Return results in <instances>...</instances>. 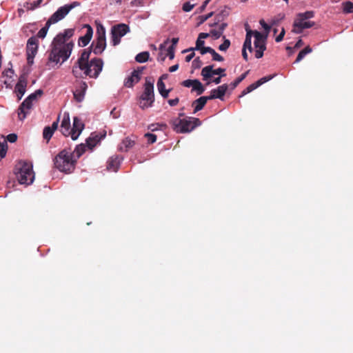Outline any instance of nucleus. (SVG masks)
Segmentation results:
<instances>
[{"mask_svg":"<svg viewBox=\"0 0 353 353\" xmlns=\"http://www.w3.org/2000/svg\"><path fill=\"white\" fill-rule=\"evenodd\" d=\"M60 130L65 137L70 136V119L69 113L65 112L63 114V119L60 126Z\"/></svg>","mask_w":353,"mask_h":353,"instance_id":"obj_23","label":"nucleus"},{"mask_svg":"<svg viewBox=\"0 0 353 353\" xmlns=\"http://www.w3.org/2000/svg\"><path fill=\"white\" fill-rule=\"evenodd\" d=\"M76 163L72 152L67 150L61 151L54 159V164L57 169L65 173L72 172Z\"/></svg>","mask_w":353,"mask_h":353,"instance_id":"obj_2","label":"nucleus"},{"mask_svg":"<svg viewBox=\"0 0 353 353\" xmlns=\"http://www.w3.org/2000/svg\"><path fill=\"white\" fill-rule=\"evenodd\" d=\"M192 88V90L196 91L197 95H201L205 91L204 86L198 79L196 80V81L194 82V83L193 84Z\"/></svg>","mask_w":353,"mask_h":353,"instance_id":"obj_31","label":"nucleus"},{"mask_svg":"<svg viewBox=\"0 0 353 353\" xmlns=\"http://www.w3.org/2000/svg\"><path fill=\"white\" fill-rule=\"evenodd\" d=\"M179 102V99L178 97H176L175 99H169L168 101V103H169V105L170 106H175Z\"/></svg>","mask_w":353,"mask_h":353,"instance_id":"obj_56","label":"nucleus"},{"mask_svg":"<svg viewBox=\"0 0 353 353\" xmlns=\"http://www.w3.org/2000/svg\"><path fill=\"white\" fill-rule=\"evenodd\" d=\"M8 150V144L6 139L0 137V161L6 156Z\"/></svg>","mask_w":353,"mask_h":353,"instance_id":"obj_29","label":"nucleus"},{"mask_svg":"<svg viewBox=\"0 0 353 353\" xmlns=\"http://www.w3.org/2000/svg\"><path fill=\"white\" fill-rule=\"evenodd\" d=\"M130 27L125 23L114 25L111 28V43L113 46L119 45L121 39L130 32Z\"/></svg>","mask_w":353,"mask_h":353,"instance_id":"obj_8","label":"nucleus"},{"mask_svg":"<svg viewBox=\"0 0 353 353\" xmlns=\"http://www.w3.org/2000/svg\"><path fill=\"white\" fill-rule=\"evenodd\" d=\"M343 10L345 13H353V3L345 1L343 3Z\"/></svg>","mask_w":353,"mask_h":353,"instance_id":"obj_39","label":"nucleus"},{"mask_svg":"<svg viewBox=\"0 0 353 353\" xmlns=\"http://www.w3.org/2000/svg\"><path fill=\"white\" fill-rule=\"evenodd\" d=\"M59 117H58V119H57V121H54L52 124V126L50 127V128H52L53 130V132H54V131L57 129L58 128V124H59Z\"/></svg>","mask_w":353,"mask_h":353,"instance_id":"obj_60","label":"nucleus"},{"mask_svg":"<svg viewBox=\"0 0 353 353\" xmlns=\"http://www.w3.org/2000/svg\"><path fill=\"white\" fill-rule=\"evenodd\" d=\"M249 70L245 72L244 73H243L240 77H239L238 78H236L232 83H230V85H229L231 88V90H234V88H236L237 87V85L243 80L245 79V78L247 77V75L249 73Z\"/></svg>","mask_w":353,"mask_h":353,"instance_id":"obj_33","label":"nucleus"},{"mask_svg":"<svg viewBox=\"0 0 353 353\" xmlns=\"http://www.w3.org/2000/svg\"><path fill=\"white\" fill-rule=\"evenodd\" d=\"M103 63L101 59L94 58L92 59L88 66L83 70L86 76L92 78H97L103 68Z\"/></svg>","mask_w":353,"mask_h":353,"instance_id":"obj_10","label":"nucleus"},{"mask_svg":"<svg viewBox=\"0 0 353 353\" xmlns=\"http://www.w3.org/2000/svg\"><path fill=\"white\" fill-rule=\"evenodd\" d=\"M43 0H37L34 1L32 3H31L30 9L33 10L35 8H37L40 6V4L42 3Z\"/></svg>","mask_w":353,"mask_h":353,"instance_id":"obj_57","label":"nucleus"},{"mask_svg":"<svg viewBox=\"0 0 353 353\" xmlns=\"http://www.w3.org/2000/svg\"><path fill=\"white\" fill-rule=\"evenodd\" d=\"M92 50L89 48L83 50L80 57L78 59L77 64L78 67L81 70H84L88 66L90 55Z\"/></svg>","mask_w":353,"mask_h":353,"instance_id":"obj_24","label":"nucleus"},{"mask_svg":"<svg viewBox=\"0 0 353 353\" xmlns=\"http://www.w3.org/2000/svg\"><path fill=\"white\" fill-rule=\"evenodd\" d=\"M145 137L147 138L148 143L150 144L154 143L157 141V135L152 133H146Z\"/></svg>","mask_w":353,"mask_h":353,"instance_id":"obj_42","label":"nucleus"},{"mask_svg":"<svg viewBox=\"0 0 353 353\" xmlns=\"http://www.w3.org/2000/svg\"><path fill=\"white\" fill-rule=\"evenodd\" d=\"M135 144V140L130 137H126L119 145V150L121 152H127L131 149Z\"/></svg>","mask_w":353,"mask_h":353,"instance_id":"obj_27","label":"nucleus"},{"mask_svg":"<svg viewBox=\"0 0 353 353\" xmlns=\"http://www.w3.org/2000/svg\"><path fill=\"white\" fill-rule=\"evenodd\" d=\"M143 68L134 70L131 75L125 79L124 85L127 88H132L134 83H137L141 79L140 74L142 72Z\"/></svg>","mask_w":353,"mask_h":353,"instance_id":"obj_22","label":"nucleus"},{"mask_svg":"<svg viewBox=\"0 0 353 353\" xmlns=\"http://www.w3.org/2000/svg\"><path fill=\"white\" fill-rule=\"evenodd\" d=\"M80 3L74 1L71 4L60 7L48 20L49 24H54L63 19L68 12Z\"/></svg>","mask_w":353,"mask_h":353,"instance_id":"obj_9","label":"nucleus"},{"mask_svg":"<svg viewBox=\"0 0 353 353\" xmlns=\"http://www.w3.org/2000/svg\"><path fill=\"white\" fill-rule=\"evenodd\" d=\"M314 17V12L312 10L297 14L294 21L292 32L296 34H301L303 30L313 27L315 22L307 20Z\"/></svg>","mask_w":353,"mask_h":353,"instance_id":"obj_3","label":"nucleus"},{"mask_svg":"<svg viewBox=\"0 0 353 353\" xmlns=\"http://www.w3.org/2000/svg\"><path fill=\"white\" fill-rule=\"evenodd\" d=\"M96 37L105 39V29L101 23H97Z\"/></svg>","mask_w":353,"mask_h":353,"instance_id":"obj_36","label":"nucleus"},{"mask_svg":"<svg viewBox=\"0 0 353 353\" xmlns=\"http://www.w3.org/2000/svg\"><path fill=\"white\" fill-rule=\"evenodd\" d=\"M51 26V24H49L48 23V21H47L46 25L44 27H43L37 33V38H41V39H43L46 37V34H47V32H48V30L49 29V27Z\"/></svg>","mask_w":353,"mask_h":353,"instance_id":"obj_37","label":"nucleus"},{"mask_svg":"<svg viewBox=\"0 0 353 353\" xmlns=\"http://www.w3.org/2000/svg\"><path fill=\"white\" fill-rule=\"evenodd\" d=\"M39 41L36 37L28 39L26 46V55L28 64L31 65L34 63V58L37 53Z\"/></svg>","mask_w":353,"mask_h":353,"instance_id":"obj_11","label":"nucleus"},{"mask_svg":"<svg viewBox=\"0 0 353 353\" xmlns=\"http://www.w3.org/2000/svg\"><path fill=\"white\" fill-rule=\"evenodd\" d=\"M204 43V41L198 37L194 50H199L201 48L203 47Z\"/></svg>","mask_w":353,"mask_h":353,"instance_id":"obj_54","label":"nucleus"},{"mask_svg":"<svg viewBox=\"0 0 353 353\" xmlns=\"http://www.w3.org/2000/svg\"><path fill=\"white\" fill-rule=\"evenodd\" d=\"M199 50L200 51L201 54H205L206 53L211 54V52L213 50V48H212L210 47H204L203 46V47L201 48Z\"/></svg>","mask_w":353,"mask_h":353,"instance_id":"obj_52","label":"nucleus"},{"mask_svg":"<svg viewBox=\"0 0 353 353\" xmlns=\"http://www.w3.org/2000/svg\"><path fill=\"white\" fill-rule=\"evenodd\" d=\"M196 79H187L182 82V85L186 88L192 87Z\"/></svg>","mask_w":353,"mask_h":353,"instance_id":"obj_48","label":"nucleus"},{"mask_svg":"<svg viewBox=\"0 0 353 353\" xmlns=\"http://www.w3.org/2000/svg\"><path fill=\"white\" fill-rule=\"evenodd\" d=\"M73 41H70L66 44L59 43L53 40L51 43V49L48 52V61L46 65L50 69L60 63L61 64L65 61L70 56L74 48Z\"/></svg>","mask_w":353,"mask_h":353,"instance_id":"obj_1","label":"nucleus"},{"mask_svg":"<svg viewBox=\"0 0 353 353\" xmlns=\"http://www.w3.org/2000/svg\"><path fill=\"white\" fill-rule=\"evenodd\" d=\"M267 34L263 35L262 33L255 30L254 45L256 48L255 57L260 59L263 56V52L266 49L265 40Z\"/></svg>","mask_w":353,"mask_h":353,"instance_id":"obj_12","label":"nucleus"},{"mask_svg":"<svg viewBox=\"0 0 353 353\" xmlns=\"http://www.w3.org/2000/svg\"><path fill=\"white\" fill-rule=\"evenodd\" d=\"M85 147L86 146L84 144L78 145L74 149V152H72L73 154V158L76 159V160L79 159L85 152Z\"/></svg>","mask_w":353,"mask_h":353,"instance_id":"obj_30","label":"nucleus"},{"mask_svg":"<svg viewBox=\"0 0 353 353\" xmlns=\"http://www.w3.org/2000/svg\"><path fill=\"white\" fill-rule=\"evenodd\" d=\"M194 8L193 4H190V2H186L183 5V10L184 12H190Z\"/></svg>","mask_w":353,"mask_h":353,"instance_id":"obj_51","label":"nucleus"},{"mask_svg":"<svg viewBox=\"0 0 353 353\" xmlns=\"http://www.w3.org/2000/svg\"><path fill=\"white\" fill-rule=\"evenodd\" d=\"M157 85V89L159 92H162L163 90H166L165 85L161 79H159Z\"/></svg>","mask_w":353,"mask_h":353,"instance_id":"obj_46","label":"nucleus"},{"mask_svg":"<svg viewBox=\"0 0 353 353\" xmlns=\"http://www.w3.org/2000/svg\"><path fill=\"white\" fill-rule=\"evenodd\" d=\"M227 26L228 23H222L219 27V30L223 34L224 30L227 28Z\"/></svg>","mask_w":353,"mask_h":353,"instance_id":"obj_62","label":"nucleus"},{"mask_svg":"<svg viewBox=\"0 0 353 353\" xmlns=\"http://www.w3.org/2000/svg\"><path fill=\"white\" fill-rule=\"evenodd\" d=\"M210 100L208 96L201 97L192 102V107H194V113L201 110L205 105L207 101Z\"/></svg>","mask_w":353,"mask_h":353,"instance_id":"obj_26","label":"nucleus"},{"mask_svg":"<svg viewBox=\"0 0 353 353\" xmlns=\"http://www.w3.org/2000/svg\"><path fill=\"white\" fill-rule=\"evenodd\" d=\"M168 42H169V39H168L163 43H161L160 45V46H159L160 52L157 57L158 61L163 62L165 61L166 57H168L167 53H164L163 50H165L166 46L168 45Z\"/></svg>","mask_w":353,"mask_h":353,"instance_id":"obj_28","label":"nucleus"},{"mask_svg":"<svg viewBox=\"0 0 353 353\" xmlns=\"http://www.w3.org/2000/svg\"><path fill=\"white\" fill-rule=\"evenodd\" d=\"M27 87V79L26 75H21L15 85L14 91L17 93L18 100H21L26 92Z\"/></svg>","mask_w":353,"mask_h":353,"instance_id":"obj_18","label":"nucleus"},{"mask_svg":"<svg viewBox=\"0 0 353 353\" xmlns=\"http://www.w3.org/2000/svg\"><path fill=\"white\" fill-rule=\"evenodd\" d=\"M229 85L226 83L219 85L215 89H212L210 92V95L208 96L210 100L214 99H219L222 100L225 94Z\"/></svg>","mask_w":353,"mask_h":353,"instance_id":"obj_19","label":"nucleus"},{"mask_svg":"<svg viewBox=\"0 0 353 353\" xmlns=\"http://www.w3.org/2000/svg\"><path fill=\"white\" fill-rule=\"evenodd\" d=\"M223 39L224 41L223 43L219 46V50L221 51H226L230 46V41L229 39H225V36L223 37Z\"/></svg>","mask_w":353,"mask_h":353,"instance_id":"obj_40","label":"nucleus"},{"mask_svg":"<svg viewBox=\"0 0 353 353\" xmlns=\"http://www.w3.org/2000/svg\"><path fill=\"white\" fill-rule=\"evenodd\" d=\"M83 28L86 29V32L83 36L79 37L78 44L79 46L85 47L90 43L92 37L93 30L88 24H85Z\"/></svg>","mask_w":353,"mask_h":353,"instance_id":"obj_20","label":"nucleus"},{"mask_svg":"<svg viewBox=\"0 0 353 353\" xmlns=\"http://www.w3.org/2000/svg\"><path fill=\"white\" fill-rule=\"evenodd\" d=\"M312 51V48L308 46L307 47H305L304 49H303L302 50H301L295 60V63H299V61H301L303 58L304 57L310 53Z\"/></svg>","mask_w":353,"mask_h":353,"instance_id":"obj_34","label":"nucleus"},{"mask_svg":"<svg viewBox=\"0 0 353 353\" xmlns=\"http://www.w3.org/2000/svg\"><path fill=\"white\" fill-rule=\"evenodd\" d=\"M229 14L228 12L226 10H222L220 13L217 14L215 17V21L213 23H210V27H214L218 25V23L222 21L225 17H226Z\"/></svg>","mask_w":353,"mask_h":353,"instance_id":"obj_32","label":"nucleus"},{"mask_svg":"<svg viewBox=\"0 0 353 353\" xmlns=\"http://www.w3.org/2000/svg\"><path fill=\"white\" fill-rule=\"evenodd\" d=\"M170 89L163 90L162 92H159L160 94L164 98L166 99L168 97L169 92H170Z\"/></svg>","mask_w":353,"mask_h":353,"instance_id":"obj_63","label":"nucleus"},{"mask_svg":"<svg viewBox=\"0 0 353 353\" xmlns=\"http://www.w3.org/2000/svg\"><path fill=\"white\" fill-rule=\"evenodd\" d=\"M6 140L10 143H14L17 140V135L14 133L10 134L7 136Z\"/></svg>","mask_w":353,"mask_h":353,"instance_id":"obj_49","label":"nucleus"},{"mask_svg":"<svg viewBox=\"0 0 353 353\" xmlns=\"http://www.w3.org/2000/svg\"><path fill=\"white\" fill-rule=\"evenodd\" d=\"M243 48L248 49V50H249L250 52H252V39H250V38H246V37H245V41H244V43H243Z\"/></svg>","mask_w":353,"mask_h":353,"instance_id":"obj_43","label":"nucleus"},{"mask_svg":"<svg viewBox=\"0 0 353 353\" xmlns=\"http://www.w3.org/2000/svg\"><path fill=\"white\" fill-rule=\"evenodd\" d=\"M214 14V12H211L210 13H208V14H205L204 16H201V23L205 21L206 20H208L209 18H210L211 17H212Z\"/></svg>","mask_w":353,"mask_h":353,"instance_id":"obj_58","label":"nucleus"},{"mask_svg":"<svg viewBox=\"0 0 353 353\" xmlns=\"http://www.w3.org/2000/svg\"><path fill=\"white\" fill-rule=\"evenodd\" d=\"M74 33V29L69 28L64 30L63 32H61L58 34L53 40L56 41V42H59V43L66 44L70 38H71Z\"/></svg>","mask_w":353,"mask_h":353,"instance_id":"obj_25","label":"nucleus"},{"mask_svg":"<svg viewBox=\"0 0 353 353\" xmlns=\"http://www.w3.org/2000/svg\"><path fill=\"white\" fill-rule=\"evenodd\" d=\"M107 168L108 170H112L114 171H116L117 169V159H110L108 162Z\"/></svg>","mask_w":353,"mask_h":353,"instance_id":"obj_41","label":"nucleus"},{"mask_svg":"<svg viewBox=\"0 0 353 353\" xmlns=\"http://www.w3.org/2000/svg\"><path fill=\"white\" fill-rule=\"evenodd\" d=\"M42 90L39 89L34 93L30 94L19 105L18 108V118L20 121L24 120L27 115L30 113L32 108V101L43 94Z\"/></svg>","mask_w":353,"mask_h":353,"instance_id":"obj_5","label":"nucleus"},{"mask_svg":"<svg viewBox=\"0 0 353 353\" xmlns=\"http://www.w3.org/2000/svg\"><path fill=\"white\" fill-rule=\"evenodd\" d=\"M194 68H199L202 65V61L199 57L196 58L192 63Z\"/></svg>","mask_w":353,"mask_h":353,"instance_id":"obj_50","label":"nucleus"},{"mask_svg":"<svg viewBox=\"0 0 353 353\" xmlns=\"http://www.w3.org/2000/svg\"><path fill=\"white\" fill-rule=\"evenodd\" d=\"M260 24L262 26V27L267 31V32H269V30H270V26H268L264 20H261L260 21Z\"/></svg>","mask_w":353,"mask_h":353,"instance_id":"obj_59","label":"nucleus"},{"mask_svg":"<svg viewBox=\"0 0 353 353\" xmlns=\"http://www.w3.org/2000/svg\"><path fill=\"white\" fill-rule=\"evenodd\" d=\"M106 47V39L98 38L92 41L90 48L94 54H101Z\"/></svg>","mask_w":353,"mask_h":353,"instance_id":"obj_15","label":"nucleus"},{"mask_svg":"<svg viewBox=\"0 0 353 353\" xmlns=\"http://www.w3.org/2000/svg\"><path fill=\"white\" fill-rule=\"evenodd\" d=\"M172 128L179 133L189 132L196 126L201 125V121L194 117H186L185 119H175L171 121Z\"/></svg>","mask_w":353,"mask_h":353,"instance_id":"obj_4","label":"nucleus"},{"mask_svg":"<svg viewBox=\"0 0 353 353\" xmlns=\"http://www.w3.org/2000/svg\"><path fill=\"white\" fill-rule=\"evenodd\" d=\"M210 34L214 39H217L222 36V33L218 30L212 29L210 32Z\"/></svg>","mask_w":353,"mask_h":353,"instance_id":"obj_45","label":"nucleus"},{"mask_svg":"<svg viewBox=\"0 0 353 353\" xmlns=\"http://www.w3.org/2000/svg\"><path fill=\"white\" fill-rule=\"evenodd\" d=\"M194 55H195V53L194 52V51H192V52L190 54H188L185 57V61L190 62L193 59Z\"/></svg>","mask_w":353,"mask_h":353,"instance_id":"obj_61","label":"nucleus"},{"mask_svg":"<svg viewBox=\"0 0 353 353\" xmlns=\"http://www.w3.org/2000/svg\"><path fill=\"white\" fill-rule=\"evenodd\" d=\"M213 68L214 66L212 65L203 68L201 70V75L204 81L209 80L214 74L219 75V77H221L226 76V74L225 73V69L219 68L217 69L214 70Z\"/></svg>","mask_w":353,"mask_h":353,"instance_id":"obj_13","label":"nucleus"},{"mask_svg":"<svg viewBox=\"0 0 353 353\" xmlns=\"http://www.w3.org/2000/svg\"><path fill=\"white\" fill-rule=\"evenodd\" d=\"M175 48L174 46H170L167 50V55L170 59H173L174 57Z\"/></svg>","mask_w":353,"mask_h":353,"instance_id":"obj_47","label":"nucleus"},{"mask_svg":"<svg viewBox=\"0 0 353 353\" xmlns=\"http://www.w3.org/2000/svg\"><path fill=\"white\" fill-rule=\"evenodd\" d=\"M285 33V29L283 28L280 34L276 37L275 41L276 42L281 41L284 37Z\"/></svg>","mask_w":353,"mask_h":353,"instance_id":"obj_55","label":"nucleus"},{"mask_svg":"<svg viewBox=\"0 0 353 353\" xmlns=\"http://www.w3.org/2000/svg\"><path fill=\"white\" fill-rule=\"evenodd\" d=\"M273 77L274 76H272V75L266 76V77H264L259 79L256 82L250 84L249 86H248L245 89H244L242 91V92H241V95L239 97H242L246 95L247 94L251 92L254 90L256 89L258 87H259L261 85H263V83H265L268 82V81L271 80L273 78Z\"/></svg>","mask_w":353,"mask_h":353,"instance_id":"obj_16","label":"nucleus"},{"mask_svg":"<svg viewBox=\"0 0 353 353\" xmlns=\"http://www.w3.org/2000/svg\"><path fill=\"white\" fill-rule=\"evenodd\" d=\"M20 165L19 172L17 174L19 183L26 185L31 184L34 179V173L32 163L23 161L20 163Z\"/></svg>","mask_w":353,"mask_h":353,"instance_id":"obj_6","label":"nucleus"},{"mask_svg":"<svg viewBox=\"0 0 353 353\" xmlns=\"http://www.w3.org/2000/svg\"><path fill=\"white\" fill-rule=\"evenodd\" d=\"M84 129V123L77 117L73 118V125L71 128L70 137L72 140H76Z\"/></svg>","mask_w":353,"mask_h":353,"instance_id":"obj_14","label":"nucleus"},{"mask_svg":"<svg viewBox=\"0 0 353 353\" xmlns=\"http://www.w3.org/2000/svg\"><path fill=\"white\" fill-rule=\"evenodd\" d=\"M106 135V132L103 133L93 132L86 139V145L90 149H92Z\"/></svg>","mask_w":353,"mask_h":353,"instance_id":"obj_21","label":"nucleus"},{"mask_svg":"<svg viewBox=\"0 0 353 353\" xmlns=\"http://www.w3.org/2000/svg\"><path fill=\"white\" fill-rule=\"evenodd\" d=\"M211 54L212 56V60L214 61H223L224 60L223 57L221 56L219 54H218L214 49L211 52Z\"/></svg>","mask_w":353,"mask_h":353,"instance_id":"obj_44","label":"nucleus"},{"mask_svg":"<svg viewBox=\"0 0 353 353\" xmlns=\"http://www.w3.org/2000/svg\"><path fill=\"white\" fill-rule=\"evenodd\" d=\"M154 101V85L152 82L146 81L144 91L139 99V106L141 109L151 107Z\"/></svg>","mask_w":353,"mask_h":353,"instance_id":"obj_7","label":"nucleus"},{"mask_svg":"<svg viewBox=\"0 0 353 353\" xmlns=\"http://www.w3.org/2000/svg\"><path fill=\"white\" fill-rule=\"evenodd\" d=\"M210 33H205V32H201L199 34V38H200L201 39H206L208 38L209 36H210Z\"/></svg>","mask_w":353,"mask_h":353,"instance_id":"obj_64","label":"nucleus"},{"mask_svg":"<svg viewBox=\"0 0 353 353\" xmlns=\"http://www.w3.org/2000/svg\"><path fill=\"white\" fill-rule=\"evenodd\" d=\"M150 54L148 52H142L137 54L135 60L139 63H145L148 60Z\"/></svg>","mask_w":353,"mask_h":353,"instance_id":"obj_35","label":"nucleus"},{"mask_svg":"<svg viewBox=\"0 0 353 353\" xmlns=\"http://www.w3.org/2000/svg\"><path fill=\"white\" fill-rule=\"evenodd\" d=\"M88 85L85 81H80L77 84L75 90L73 92L74 99L77 102H81L84 99Z\"/></svg>","mask_w":353,"mask_h":353,"instance_id":"obj_17","label":"nucleus"},{"mask_svg":"<svg viewBox=\"0 0 353 353\" xmlns=\"http://www.w3.org/2000/svg\"><path fill=\"white\" fill-rule=\"evenodd\" d=\"M245 30H246V36H245L246 38L252 39V35L254 36L255 31H252V30H250L248 24L245 25Z\"/></svg>","mask_w":353,"mask_h":353,"instance_id":"obj_53","label":"nucleus"},{"mask_svg":"<svg viewBox=\"0 0 353 353\" xmlns=\"http://www.w3.org/2000/svg\"><path fill=\"white\" fill-rule=\"evenodd\" d=\"M54 132L52 128H50V126H46L44 128L43 131V137L48 141L51 139Z\"/></svg>","mask_w":353,"mask_h":353,"instance_id":"obj_38","label":"nucleus"}]
</instances>
